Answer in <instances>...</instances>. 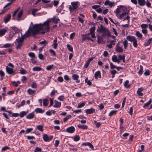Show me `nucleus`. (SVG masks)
Segmentation results:
<instances>
[{"label":"nucleus","instance_id":"nucleus-3","mask_svg":"<svg viewBox=\"0 0 152 152\" xmlns=\"http://www.w3.org/2000/svg\"><path fill=\"white\" fill-rule=\"evenodd\" d=\"M39 24L34 25L31 28H30L31 32L33 35L37 34L39 32L41 31Z\"/></svg>","mask_w":152,"mask_h":152},{"label":"nucleus","instance_id":"nucleus-5","mask_svg":"<svg viewBox=\"0 0 152 152\" xmlns=\"http://www.w3.org/2000/svg\"><path fill=\"white\" fill-rule=\"evenodd\" d=\"M24 40L19 36L18 39H16L15 41L18 43L17 45L16 46V49H20L23 46V44L24 42Z\"/></svg>","mask_w":152,"mask_h":152},{"label":"nucleus","instance_id":"nucleus-4","mask_svg":"<svg viewBox=\"0 0 152 152\" xmlns=\"http://www.w3.org/2000/svg\"><path fill=\"white\" fill-rule=\"evenodd\" d=\"M126 39L131 42H133V46L134 48L137 47V41L136 38L134 36H128L126 37Z\"/></svg>","mask_w":152,"mask_h":152},{"label":"nucleus","instance_id":"nucleus-43","mask_svg":"<svg viewBox=\"0 0 152 152\" xmlns=\"http://www.w3.org/2000/svg\"><path fill=\"white\" fill-rule=\"evenodd\" d=\"M39 44L44 45L43 47H45L48 44V42L45 40H44V41L40 42Z\"/></svg>","mask_w":152,"mask_h":152},{"label":"nucleus","instance_id":"nucleus-57","mask_svg":"<svg viewBox=\"0 0 152 152\" xmlns=\"http://www.w3.org/2000/svg\"><path fill=\"white\" fill-rule=\"evenodd\" d=\"M120 132L121 133L123 132L126 129L124 127L121 126H120Z\"/></svg>","mask_w":152,"mask_h":152},{"label":"nucleus","instance_id":"nucleus-21","mask_svg":"<svg viewBox=\"0 0 152 152\" xmlns=\"http://www.w3.org/2000/svg\"><path fill=\"white\" fill-rule=\"evenodd\" d=\"M34 116L35 115L34 112H33L28 114L26 116V118L28 119H32L34 117Z\"/></svg>","mask_w":152,"mask_h":152},{"label":"nucleus","instance_id":"nucleus-53","mask_svg":"<svg viewBox=\"0 0 152 152\" xmlns=\"http://www.w3.org/2000/svg\"><path fill=\"white\" fill-rule=\"evenodd\" d=\"M48 100L47 99H45L43 100V104L44 106H46L48 104Z\"/></svg>","mask_w":152,"mask_h":152},{"label":"nucleus","instance_id":"nucleus-18","mask_svg":"<svg viewBox=\"0 0 152 152\" xmlns=\"http://www.w3.org/2000/svg\"><path fill=\"white\" fill-rule=\"evenodd\" d=\"M82 146H88L91 148L92 149H93L94 148V147L93 145L90 142H83V143Z\"/></svg>","mask_w":152,"mask_h":152},{"label":"nucleus","instance_id":"nucleus-37","mask_svg":"<svg viewBox=\"0 0 152 152\" xmlns=\"http://www.w3.org/2000/svg\"><path fill=\"white\" fill-rule=\"evenodd\" d=\"M49 51L50 53L53 55V56H56V54L55 51L53 49H50Z\"/></svg>","mask_w":152,"mask_h":152},{"label":"nucleus","instance_id":"nucleus-55","mask_svg":"<svg viewBox=\"0 0 152 152\" xmlns=\"http://www.w3.org/2000/svg\"><path fill=\"white\" fill-rule=\"evenodd\" d=\"M38 57L39 58L40 60H43L44 59L43 55L41 53H39Z\"/></svg>","mask_w":152,"mask_h":152},{"label":"nucleus","instance_id":"nucleus-49","mask_svg":"<svg viewBox=\"0 0 152 152\" xmlns=\"http://www.w3.org/2000/svg\"><path fill=\"white\" fill-rule=\"evenodd\" d=\"M67 47L68 48V50L71 51V52H73V49L72 46L71 45H70L69 44H67Z\"/></svg>","mask_w":152,"mask_h":152},{"label":"nucleus","instance_id":"nucleus-46","mask_svg":"<svg viewBox=\"0 0 152 152\" xmlns=\"http://www.w3.org/2000/svg\"><path fill=\"white\" fill-rule=\"evenodd\" d=\"M26 112L25 111H23L20 113L19 114L20 117V118H22L26 115Z\"/></svg>","mask_w":152,"mask_h":152},{"label":"nucleus","instance_id":"nucleus-15","mask_svg":"<svg viewBox=\"0 0 152 152\" xmlns=\"http://www.w3.org/2000/svg\"><path fill=\"white\" fill-rule=\"evenodd\" d=\"M152 42V38H149L148 40H146L144 44L145 46H148L150 45Z\"/></svg>","mask_w":152,"mask_h":152},{"label":"nucleus","instance_id":"nucleus-26","mask_svg":"<svg viewBox=\"0 0 152 152\" xmlns=\"http://www.w3.org/2000/svg\"><path fill=\"white\" fill-rule=\"evenodd\" d=\"M152 99L151 98L148 101L144 104L143 107V108H146L147 107L151 104L152 102Z\"/></svg>","mask_w":152,"mask_h":152},{"label":"nucleus","instance_id":"nucleus-54","mask_svg":"<svg viewBox=\"0 0 152 152\" xmlns=\"http://www.w3.org/2000/svg\"><path fill=\"white\" fill-rule=\"evenodd\" d=\"M150 71L148 70H146L144 73V75L145 76H148L150 75Z\"/></svg>","mask_w":152,"mask_h":152},{"label":"nucleus","instance_id":"nucleus-24","mask_svg":"<svg viewBox=\"0 0 152 152\" xmlns=\"http://www.w3.org/2000/svg\"><path fill=\"white\" fill-rule=\"evenodd\" d=\"M57 39L56 37L55 38V39H54L53 41L54 43L52 45L53 46V48L54 49H56L57 48L58 46V43H57Z\"/></svg>","mask_w":152,"mask_h":152},{"label":"nucleus","instance_id":"nucleus-63","mask_svg":"<svg viewBox=\"0 0 152 152\" xmlns=\"http://www.w3.org/2000/svg\"><path fill=\"white\" fill-rule=\"evenodd\" d=\"M28 55L29 56L32 58H34L35 57V55L34 53L30 52L28 53Z\"/></svg>","mask_w":152,"mask_h":152},{"label":"nucleus","instance_id":"nucleus-19","mask_svg":"<svg viewBox=\"0 0 152 152\" xmlns=\"http://www.w3.org/2000/svg\"><path fill=\"white\" fill-rule=\"evenodd\" d=\"M36 92V91L34 90H33L31 88H28L27 90V92L28 94L29 95H34Z\"/></svg>","mask_w":152,"mask_h":152},{"label":"nucleus","instance_id":"nucleus-1","mask_svg":"<svg viewBox=\"0 0 152 152\" xmlns=\"http://www.w3.org/2000/svg\"><path fill=\"white\" fill-rule=\"evenodd\" d=\"M50 18L48 19L45 21L43 24L39 23L40 29L42 34H44L45 32H48L50 29Z\"/></svg>","mask_w":152,"mask_h":152},{"label":"nucleus","instance_id":"nucleus-6","mask_svg":"<svg viewBox=\"0 0 152 152\" xmlns=\"http://www.w3.org/2000/svg\"><path fill=\"white\" fill-rule=\"evenodd\" d=\"M118 8L114 11V12L116 14H118L120 13L122 10L125 11V10H126V8L124 6L122 5H120L118 6Z\"/></svg>","mask_w":152,"mask_h":152},{"label":"nucleus","instance_id":"nucleus-40","mask_svg":"<svg viewBox=\"0 0 152 152\" xmlns=\"http://www.w3.org/2000/svg\"><path fill=\"white\" fill-rule=\"evenodd\" d=\"M50 19H51L50 22L51 21H53V23H55L56 24H57L58 23V21H59L60 20L59 18L55 19L54 18H50Z\"/></svg>","mask_w":152,"mask_h":152},{"label":"nucleus","instance_id":"nucleus-25","mask_svg":"<svg viewBox=\"0 0 152 152\" xmlns=\"http://www.w3.org/2000/svg\"><path fill=\"white\" fill-rule=\"evenodd\" d=\"M44 125H40L36 126V128L39 131L42 132L43 131Z\"/></svg>","mask_w":152,"mask_h":152},{"label":"nucleus","instance_id":"nucleus-9","mask_svg":"<svg viewBox=\"0 0 152 152\" xmlns=\"http://www.w3.org/2000/svg\"><path fill=\"white\" fill-rule=\"evenodd\" d=\"M8 28L7 27H5L0 29V37L4 35L5 33L7 31Z\"/></svg>","mask_w":152,"mask_h":152},{"label":"nucleus","instance_id":"nucleus-8","mask_svg":"<svg viewBox=\"0 0 152 152\" xmlns=\"http://www.w3.org/2000/svg\"><path fill=\"white\" fill-rule=\"evenodd\" d=\"M7 72L9 74H12L15 73V71H13V68H10L8 66H6V67Z\"/></svg>","mask_w":152,"mask_h":152},{"label":"nucleus","instance_id":"nucleus-7","mask_svg":"<svg viewBox=\"0 0 152 152\" xmlns=\"http://www.w3.org/2000/svg\"><path fill=\"white\" fill-rule=\"evenodd\" d=\"M30 27L29 28L27 31H26L25 33L23 35H21V38H22L24 40L26 39V38L29 37L30 36L31 32L30 30Z\"/></svg>","mask_w":152,"mask_h":152},{"label":"nucleus","instance_id":"nucleus-10","mask_svg":"<svg viewBox=\"0 0 152 152\" xmlns=\"http://www.w3.org/2000/svg\"><path fill=\"white\" fill-rule=\"evenodd\" d=\"M85 112L87 114H91L93 113L95 111V110L93 107L90 109L85 110Z\"/></svg>","mask_w":152,"mask_h":152},{"label":"nucleus","instance_id":"nucleus-48","mask_svg":"<svg viewBox=\"0 0 152 152\" xmlns=\"http://www.w3.org/2000/svg\"><path fill=\"white\" fill-rule=\"evenodd\" d=\"M80 139V137L78 135H76L73 139L74 140L75 142H77Z\"/></svg>","mask_w":152,"mask_h":152},{"label":"nucleus","instance_id":"nucleus-47","mask_svg":"<svg viewBox=\"0 0 152 152\" xmlns=\"http://www.w3.org/2000/svg\"><path fill=\"white\" fill-rule=\"evenodd\" d=\"M31 87L33 88H36L37 87V86L36 83L34 82H32L31 84Z\"/></svg>","mask_w":152,"mask_h":152},{"label":"nucleus","instance_id":"nucleus-17","mask_svg":"<svg viewBox=\"0 0 152 152\" xmlns=\"http://www.w3.org/2000/svg\"><path fill=\"white\" fill-rule=\"evenodd\" d=\"M11 15L10 14H8L4 18V21L5 23H7L10 19Z\"/></svg>","mask_w":152,"mask_h":152},{"label":"nucleus","instance_id":"nucleus-33","mask_svg":"<svg viewBox=\"0 0 152 152\" xmlns=\"http://www.w3.org/2000/svg\"><path fill=\"white\" fill-rule=\"evenodd\" d=\"M135 35L139 38L142 39V34L139 31H137L136 32Z\"/></svg>","mask_w":152,"mask_h":152},{"label":"nucleus","instance_id":"nucleus-41","mask_svg":"<svg viewBox=\"0 0 152 152\" xmlns=\"http://www.w3.org/2000/svg\"><path fill=\"white\" fill-rule=\"evenodd\" d=\"M96 29V28L95 26H94L93 27L89 29L90 32L91 34L95 33V31Z\"/></svg>","mask_w":152,"mask_h":152},{"label":"nucleus","instance_id":"nucleus-12","mask_svg":"<svg viewBox=\"0 0 152 152\" xmlns=\"http://www.w3.org/2000/svg\"><path fill=\"white\" fill-rule=\"evenodd\" d=\"M79 4V2H71V4L72 6V7L73 8V9L75 10H76L78 8V4Z\"/></svg>","mask_w":152,"mask_h":152},{"label":"nucleus","instance_id":"nucleus-16","mask_svg":"<svg viewBox=\"0 0 152 152\" xmlns=\"http://www.w3.org/2000/svg\"><path fill=\"white\" fill-rule=\"evenodd\" d=\"M94 77L96 80L98 79L99 78H101V72L100 71H97L94 73Z\"/></svg>","mask_w":152,"mask_h":152},{"label":"nucleus","instance_id":"nucleus-11","mask_svg":"<svg viewBox=\"0 0 152 152\" xmlns=\"http://www.w3.org/2000/svg\"><path fill=\"white\" fill-rule=\"evenodd\" d=\"M75 131V127L73 126H71L67 128L66 131L70 133H72Z\"/></svg>","mask_w":152,"mask_h":152},{"label":"nucleus","instance_id":"nucleus-61","mask_svg":"<svg viewBox=\"0 0 152 152\" xmlns=\"http://www.w3.org/2000/svg\"><path fill=\"white\" fill-rule=\"evenodd\" d=\"M148 26L147 24H142L141 25V27L142 29H146Z\"/></svg>","mask_w":152,"mask_h":152},{"label":"nucleus","instance_id":"nucleus-59","mask_svg":"<svg viewBox=\"0 0 152 152\" xmlns=\"http://www.w3.org/2000/svg\"><path fill=\"white\" fill-rule=\"evenodd\" d=\"M35 57L34 58H31V63L33 64H35L37 63V61L35 59Z\"/></svg>","mask_w":152,"mask_h":152},{"label":"nucleus","instance_id":"nucleus-52","mask_svg":"<svg viewBox=\"0 0 152 152\" xmlns=\"http://www.w3.org/2000/svg\"><path fill=\"white\" fill-rule=\"evenodd\" d=\"M10 148L9 147L7 146H5L3 147L1 149L2 151H5L8 149H10Z\"/></svg>","mask_w":152,"mask_h":152},{"label":"nucleus","instance_id":"nucleus-23","mask_svg":"<svg viewBox=\"0 0 152 152\" xmlns=\"http://www.w3.org/2000/svg\"><path fill=\"white\" fill-rule=\"evenodd\" d=\"M77 127L78 128L83 129H86L88 128V126L86 125L79 124L77 125Z\"/></svg>","mask_w":152,"mask_h":152},{"label":"nucleus","instance_id":"nucleus-32","mask_svg":"<svg viewBox=\"0 0 152 152\" xmlns=\"http://www.w3.org/2000/svg\"><path fill=\"white\" fill-rule=\"evenodd\" d=\"M115 50L117 52L120 53L123 51V49L120 46H116Z\"/></svg>","mask_w":152,"mask_h":152},{"label":"nucleus","instance_id":"nucleus-56","mask_svg":"<svg viewBox=\"0 0 152 152\" xmlns=\"http://www.w3.org/2000/svg\"><path fill=\"white\" fill-rule=\"evenodd\" d=\"M12 29L14 31L15 33H18L19 32V30L18 29V28L15 27H12Z\"/></svg>","mask_w":152,"mask_h":152},{"label":"nucleus","instance_id":"nucleus-39","mask_svg":"<svg viewBox=\"0 0 152 152\" xmlns=\"http://www.w3.org/2000/svg\"><path fill=\"white\" fill-rule=\"evenodd\" d=\"M11 44L10 43H7L4 45H3L2 46L0 47L1 48H8L11 46Z\"/></svg>","mask_w":152,"mask_h":152},{"label":"nucleus","instance_id":"nucleus-42","mask_svg":"<svg viewBox=\"0 0 152 152\" xmlns=\"http://www.w3.org/2000/svg\"><path fill=\"white\" fill-rule=\"evenodd\" d=\"M94 123L96 125V127L97 128L99 127L101 125V124L100 122H97L95 120L94 121Z\"/></svg>","mask_w":152,"mask_h":152},{"label":"nucleus","instance_id":"nucleus-22","mask_svg":"<svg viewBox=\"0 0 152 152\" xmlns=\"http://www.w3.org/2000/svg\"><path fill=\"white\" fill-rule=\"evenodd\" d=\"M55 104L53 105V107L55 108L60 107L61 105V102H58L56 100H55Z\"/></svg>","mask_w":152,"mask_h":152},{"label":"nucleus","instance_id":"nucleus-58","mask_svg":"<svg viewBox=\"0 0 152 152\" xmlns=\"http://www.w3.org/2000/svg\"><path fill=\"white\" fill-rule=\"evenodd\" d=\"M27 72L26 70L23 68L20 70V73L22 75L25 74Z\"/></svg>","mask_w":152,"mask_h":152},{"label":"nucleus","instance_id":"nucleus-20","mask_svg":"<svg viewBox=\"0 0 152 152\" xmlns=\"http://www.w3.org/2000/svg\"><path fill=\"white\" fill-rule=\"evenodd\" d=\"M137 3L141 6H144L145 4V0H137Z\"/></svg>","mask_w":152,"mask_h":152},{"label":"nucleus","instance_id":"nucleus-62","mask_svg":"<svg viewBox=\"0 0 152 152\" xmlns=\"http://www.w3.org/2000/svg\"><path fill=\"white\" fill-rule=\"evenodd\" d=\"M64 99V95L60 96L58 98V99L60 101H63Z\"/></svg>","mask_w":152,"mask_h":152},{"label":"nucleus","instance_id":"nucleus-31","mask_svg":"<svg viewBox=\"0 0 152 152\" xmlns=\"http://www.w3.org/2000/svg\"><path fill=\"white\" fill-rule=\"evenodd\" d=\"M44 140L45 142H49L48 136L46 134H44L43 136Z\"/></svg>","mask_w":152,"mask_h":152},{"label":"nucleus","instance_id":"nucleus-60","mask_svg":"<svg viewBox=\"0 0 152 152\" xmlns=\"http://www.w3.org/2000/svg\"><path fill=\"white\" fill-rule=\"evenodd\" d=\"M57 90H55L54 89H53L51 92L50 95L51 96L53 97L55 93H57Z\"/></svg>","mask_w":152,"mask_h":152},{"label":"nucleus","instance_id":"nucleus-35","mask_svg":"<svg viewBox=\"0 0 152 152\" xmlns=\"http://www.w3.org/2000/svg\"><path fill=\"white\" fill-rule=\"evenodd\" d=\"M129 81L128 80H126L125 81L124 84V86L125 88H129L130 87V85L129 84Z\"/></svg>","mask_w":152,"mask_h":152},{"label":"nucleus","instance_id":"nucleus-30","mask_svg":"<svg viewBox=\"0 0 152 152\" xmlns=\"http://www.w3.org/2000/svg\"><path fill=\"white\" fill-rule=\"evenodd\" d=\"M86 104V102H83L82 103L80 102L79 103L77 108H78L83 107Z\"/></svg>","mask_w":152,"mask_h":152},{"label":"nucleus","instance_id":"nucleus-28","mask_svg":"<svg viewBox=\"0 0 152 152\" xmlns=\"http://www.w3.org/2000/svg\"><path fill=\"white\" fill-rule=\"evenodd\" d=\"M35 111L37 113H43L44 112V110H42L41 108H37L35 109Z\"/></svg>","mask_w":152,"mask_h":152},{"label":"nucleus","instance_id":"nucleus-45","mask_svg":"<svg viewBox=\"0 0 152 152\" xmlns=\"http://www.w3.org/2000/svg\"><path fill=\"white\" fill-rule=\"evenodd\" d=\"M117 59L118 58L116 55H114L112 56V60L113 62H115L116 61H117Z\"/></svg>","mask_w":152,"mask_h":152},{"label":"nucleus","instance_id":"nucleus-36","mask_svg":"<svg viewBox=\"0 0 152 152\" xmlns=\"http://www.w3.org/2000/svg\"><path fill=\"white\" fill-rule=\"evenodd\" d=\"M117 112V111L115 110H112L111 111L109 114V116L111 117L113 115L116 114Z\"/></svg>","mask_w":152,"mask_h":152},{"label":"nucleus","instance_id":"nucleus-34","mask_svg":"<svg viewBox=\"0 0 152 152\" xmlns=\"http://www.w3.org/2000/svg\"><path fill=\"white\" fill-rule=\"evenodd\" d=\"M143 67L141 65H140V70L138 72V74L140 75L141 76L143 72Z\"/></svg>","mask_w":152,"mask_h":152},{"label":"nucleus","instance_id":"nucleus-64","mask_svg":"<svg viewBox=\"0 0 152 152\" xmlns=\"http://www.w3.org/2000/svg\"><path fill=\"white\" fill-rule=\"evenodd\" d=\"M41 150L42 149L40 148H39L38 147H36L35 148L34 152H38L40 151L41 152Z\"/></svg>","mask_w":152,"mask_h":152},{"label":"nucleus","instance_id":"nucleus-50","mask_svg":"<svg viewBox=\"0 0 152 152\" xmlns=\"http://www.w3.org/2000/svg\"><path fill=\"white\" fill-rule=\"evenodd\" d=\"M53 64L48 66L46 67V69L48 71L50 70L53 68Z\"/></svg>","mask_w":152,"mask_h":152},{"label":"nucleus","instance_id":"nucleus-44","mask_svg":"<svg viewBox=\"0 0 152 152\" xmlns=\"http://www.w3.org/2000/svg\"><path fill=\"white\" fill-rule=\"evenodd\" d=\"M88 77H87L85 80V82L89 86H91L92 84V83L90 80H88Z\"/></svg>","mask_w":152,"mask_h":152},{"label":"nucleus","instance_id":"nucleus-38","mask_svg":"<svg viewBox=\"0 0 152 152\" xmlns=\"http://www.w3.org/2000/svg\"><path fill=\"white\" fill-rule=\"evenodd\" d=\"M42 70V69L40 67H35L32 68V70L34 71H40Z\"/></svg>","mask_w":152,"mask_h":152},{"label":"nucleus","instance_id":"nucleus-29","mask_svg":"<svg viewBox=\"0 0 152 152\" xmlns=\"http://www.w3.org/2000/svg\"><path fill=\"white\" fill-rule=\"evenodd\" d=\"M124 12L121 13V14L120 15V16L119 17L120 19H124V17L126 16V14H128V12H126L125 11Z\"/></svg>","mask_w":152,"mask_h":152},{"label":"nucleus","instance_id":"nucleus-51","mask_svg":"<svg viewBox=\"0 0 152 152\" xmlns=\"http://www.w3.org/2000/svg\"><path fill=\"white\" fill-rule=\"evenodd\" d=\"M123 45L125 49H126L128 45V42L127 40H125L123 42Z\"/></svg>","mask_w":152,"mask_h":152},{"label":"nucleus","instance_id":"nucleus-14","mask_svg":"<svg viewBox=\"0 0 152 152\" xmlns=\"http://www.w3.org/2000/svg\"><path fill=\"white\" fill-rule=\"evenodd\" d=\"M94 58V57H91L89 58L85 63V64L84 65V67L86 68H87L89 66L90 62L92 61Z\"/></svg>","mask_w":152,"mask_h":152},{"label":"nucleus","instance_id":"nucleus-27","mask_svg":"<svg viewBox=\"0 0 152 152\" xmlns=\"http://www.w3.org/2000/svg\"><path fill=\"white\" fill-rule=\"evenodd\" d=\"M102 37H102L100 36V35H98L97 36V42L98 43H102L103 41Z\"/></svg>","mask_w":152,"mask_h":152},{"label":"nucleus","instance_id":"nucleus-13","mask_svg":"<svg viewBox=\"0 0 152 152\" xmlns=\"http://www.w3.org/2000/svg\"><path fill=\"white\" fill-rule=\"evenodd\" d=\"M72 77L73 80L76 81V83H79L80 82V81L78 79L79 77L77 75L74 74L72 75Z\"/></svg>","mask_w":152,"mask_h":152},{"label":"nucleus","instance_id":"nucleus-2","mask_svg":"<svg viewBox=\"0 0 152 152\" xmlns=\"http://www.w3.org/2000/svg\"><path fill=\"white\" fill-rule=\"evenodd\" d=\"M98 29L97 30V31L99 33H103L102 35V37H105L107 36L108 37H109L111 36L110 31L107 28L104 27L102 25H100V27L99 26Z\"/></svg>","mask_w":152,"mask_h":152}]
</instances>
